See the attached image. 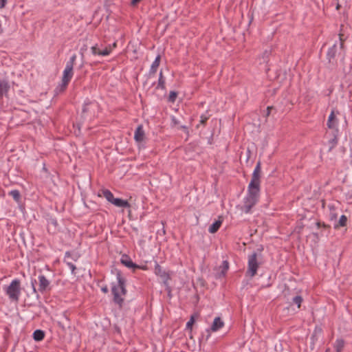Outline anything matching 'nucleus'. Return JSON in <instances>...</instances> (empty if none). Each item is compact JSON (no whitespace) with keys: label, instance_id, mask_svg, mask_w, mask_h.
I'll return each mask as SVG.
<instances>
[{"label":"nucleus","instance_id":"obj_1","mask_svg":"<svg viewBox=\"0 0 352 352\" xmlns=\"http://www.w3.org/2000/svg\"><path fill=\"white\" fill-rule=\"evenodd\" d=\"M261 162H258L252 173L251 181L248 187V193L243 199L242 211L245 214L251 213L252 208L258 201L260 196Z\"/></svg>","mask_w":352,"mask_h":352},{"label":"nucleus","instance_id":"obj_2","mask_svg":"<svg viewBox=\"0 0 352 352\" xmlns=\"http://www.w3.org/2000/svg\"><path fill=\"white\" fill-rule=\"evenodd\" d=\"M115 271L118 280V285H113L111 287V292L113 296V300L116 304L118 305L121 307L124 302V298L120 296L118 289H120V294L122 295L125 296L126 294V279L122 276L120 270L116 269Z\"/></svg>","mask_w":352,"mask_h":352},{"label":"nucleus","instance_id":"obj_3","mask_svg":"<svg viewBox=\"0 0 352 352\" xmlns=\"http://www.w3.org/2000/svg\"><path fill=\"white\" fill-rule=\"evenodd\" d=\"M4 291L10 301L18 302L21 294V280L17 278L12 280L10 285L4 288Z\"/></svg>","mask_w":352,"mask_h":352},{"label":"nucleus","instance_id":"obj_4","mask_svg":"<svg viewBox=\"0 0 352 352\" xmlns=\"http://www.w3.org/2000/svg\"><path fill=\"white\" fill-rule=\"evenodd\" d=\"M258 267L259 263L257 261V254L254 252L249 255L248 258L246 276H249L250 278H253L256 274Z\"/></svg>","mask_w":352,"mask_h":352},{"label":"nucleus","instance_id":"obj_5","mask_svg":"<svg viewBox=\"0 0 352 352\" xmlns=\"http://www.w3.org/2000/svg\"><path fill=\"white\" fill-rule=\"evenodd\" d=\"M98 108V103L87 99L83 104L81 117L85 120L88 117L95 116V110Z\"/></svg>","mask_w":352,"mask_h":352},{"label":"nucleus","instance_id":"obj_6","mask_svg":"<svg viewBox=\"0 0 352 352\" xmlns=\"http://www.w3.org/2000/svg\"><path fill=\"white\" fill-rule=\"evenodd\" d=\"M155 274L162 278L164 285L166 286V290L168 293V296L170 298H171L172 297L171 289H170V286L168 284V280L170 278V276L167 272H166L165 270H164L162 268V267L157 262H155Z\"/></svg>","mask_w":352,"mask_h":352},{"label":"nucleus","instance_id":"obj_7","mask_svg":"<svg viewBox=\"0 0 352 352\" xmlns=\"http://www.w3.org/2000/svg\"><path fill=\"white\" fill-rule=\"evenodd\" d=\"M120 262L122 265H124L126 267L133 269V272H135L138 269H141V270H144L147 269V267L146 265L141 266V265H137L136 263H133L132 261V260L131 259V258L126 254H123L122 256Z\"/></svg>","mask_w":352,"mask_h":352},{"label":"nucleus","instance_id":"obj_8","mask_svg":"<svg viewBox=\"0 0 352 352\" xmlns=\"http://www.w3.org/2000/svg\"><path fill=\"white\" fill-rule=\"evenodd\" d=\"M38 279V292L43 294L51 290L52 286L50 285V281L43 274H40Z\"/></svg>","mask_w":352,"mask_h":352},{"label":"nucleus","instance_id":"obj_9","mask_svg":"<svg viewBox=\"0 0 352 352\" xmlns=\"http://www.w3.org/2000/svg\"><path fill=\"white\" fill-rule=\"evenodd\" d=\"M327 124L329 129L335 130L336 133L338 132V121L335 116V112L333 110L331 111L329 116Z\"/></svg>","mask_w":352,"mask_h":352},{"label":"nucleus","instance_id":"obj_10","mask_svg":"<svg viewBox=\"0 0 352 352\" xmlns=\"http://www.w3.org/2000/svg\"><path fill=\"white\" fill-rule=\"evenodd\" d=\"M145 137L144 131L142 124L138 125L135 131L134 139L137 142H142Z\"/></svg>","mask_w":352,"mask_h":352},{"label":"nucleus","instance_id":"obj_11","mask_svg":"<svg viewBox=\"0 0 352 352\" xmlns=\"http://www.w3.org/2000/svg\"><path fill=\"white\" fill-rule=\"evenodd\" d=\"M224 325L223 321L221 319L220 317H216L213 322L209 329H207V331H209L210 330L215 332L221 329Z\"/></svg>","mask_w":352,"mask_h":352},{"label":"nucleus","instance_id":"obj_12","mask_svg":"<svg viewBox=\"0 0 352 352\" xmlns=\"http://www.w3.org/2000/svg\"><path fill=\"white\" fill-rule=\"evenodd\" d=\"M73 68L74 67L67 65L65 66L63 74L62 81L67 82L68 83L70 82L74 75Z\"/></svg>","mask_w":352,"mask_h":352},{"label":"nucleus","instance_id":"obj_13","mask_svg":"<svg viewBox=\"0 0 352 352\" xmlns=\"http://www.w3.org/2000/svg\"><path fill=\"white\" fill-rule=\"evenodd\" d=\"M91 53L94 55H98V56H103L109 55V50H104V49L100 50L98 47V44H96L95 45L92 46L91 47Z\"/></svg>","mask_w":352,"mask_h":352},{"label":"nucleus","instance_id":"obj_14","mask_svg":"<svg viewBox=\"0 0 352 352\" xmlns=\"http://www.w3.org/2000/svg\"><path fill=\"white\" fill-rule=\"evenodd\" d=\"M111 204L119 208H129L131 207V204L127 200L121 198H115Z\"/></svg>","mask_w":352,"mask_h":352},{"label":"nucleus","instance_id":"obj_15","mask_svg":"<svg viewBox=\"0 0 352 352\" xmlns=\"http://www.w3.org/2000/svg\"><path fill=\"white\" fill-rule=\"evenodd\" d=\"M169 109H172V105L170 104L169 107H166L165 108V113H166V118L165 119H170V126L172 127L176 126V118L174 115L170 113L169 111Z\"/></svg>","mask_w":352,"mask_h":352},{"label":"nucleus","instance_id":"obj_16","mask_svg":"<svg viewBox=\"0 0 352 352\" xmlns=\"http://www.w3.org/2000/svg\"><path fill=\"white\" fill-rule=\"evenodd\" d=\"M160 59H161L160 55H157L156 56L155 59L154 60V61L153 62L151 67L150 72H149L150 76L152 75H154L156 73L157 69L160 63Z\"/></svg>","mask_w":352,"mask_h":352},{"label":"nucleus","instance_id":"obj_17","mask_svg":"<svg viewBox=\"0 0 352 352\" xmlns=\"http://www.w3.org/2000/svg\"><path fill=\"white\" fill-rule=\"evenodd\" d=\"M10 85L6 80L0 81V98L3 97V94H6L10 89Z\"/></svg>","mask_w":352,"mask_h":352},{"label":"nucleus","instance_id":"obj_18","mask_svg":"<svg viewBox=\"0 0 352 352\" xmlns=\"http://www.w3.org/2000/svg\"><path fill=\"white\" fill-rule=\"evenodd\" d=\"M222 224V221L219 219L212 223L208 228V232L211 234H214L217 232Z\"/></svg>","mask_w":352,"mask_h":352},{"label":"nucleus","instance_id":"obj_19","mask_svg":"<svg viewBox=\"0 0 352 352\" xmlns=\"http://www.w3.org/2000/svg\"><path fill=\"white\" fill-rule=\"evenodd\" d=\"M45 331L41 329H36L34 331L32 337L33 339L36 342L43 340L45 338Z\"/></svg>","mask_w":352,"mask_h":352},{"label":"nucleus","instance_id":"obj_20","mask_svg":"<svg viewBox=\"0 0 352 352\" xmlns=\"http://www.w3.org/2000/svg\"><path fill=\"white\" fill-rule=\"evenodd\" d=\"M336 50H337V45L336 43L328 50L327 53V58L329 62L331 61V59H333L335 58L336 54Z\"/></svg>","mask_w":352,"mask_h":352},{"label":"nucleus","instance_id":"obj_21","mask_svg":"<svg viewBox=\"0 0 352 352\" xmlns=\"http://www.w3.org/2000/svg\"><path fill=\"white\" fill-rule=\"evenodd\" d=\"M229 268V263L227 261H223L222 263L221 266L220 267L221 272L217 275L218 278H221L222 276H224L228 270Z\"/></svg>","mask_w":352,"mask_h":352},{"label":"nucleus","instance_id":"obj_22","mask_svg":"<svg viewBox=\"0 0 352 352\" xmlns=\"http://www.w3.org/2000/svg\"><path fill=\"white\" fill-rule=\"evenodd\" d=\"M344 346V341L342 339H337L334 344V348L336 352H342Z\"/></svg>","mask_w":352,"mask_h":352},{"label":"nucleus","instance_id":"obj_23","mask_svg":"<svg viewBox=\"0 0 352 352\" xmlns=\"http://www.w3.org/2000/svg\"><path fill=\"white\" fill-rule=\"evenodd\" d=\"M68 84H69V83H68V82H67L62 81V83H61V84H60V85H58L56 87V89H55V90H54L55 94H56V95H58V94H60V93L64 92V91H65V89H67Z\"/></svg>","mask_w":352,"mask_h":352},{"label":"nucleus","instance_id":"obj_24","mask_svg":"<svg viewBox=\"0 0 352 352\" xmlns=\"http://www.w3.org/2000/svg\"><path fill=\"white\" fill-rule=\"evenodd\" d=\"M8 195L13 197L14 200L19 203L21 201V193L18 190H12L8 192Z\"/></svg>","mask_w":352,"mask_h":352},{"label":"nucleus","instance_id":"obj_25","mask_svg":"<svg viewBox=\"0 0 352 352\" xmlns=\"http://www.w3.org/2000/svg\"><path fill=\"white\" fill-rule=\"evenodd\" d=\"M102 193L103 196L106 198V199L111 204L115 199L113 193L108 189H103L102 190Z\"/></svg>","mask_w":352,"mask_h":352},{"label":"nucleus","instance_id":"obj_26","mask_svg":"<svg viewBox=\"0 0 352 352\" xmlns=\"http://www.w3.org/2000/svg\"><path fill=\"white\" fill-rule=\"evenodd\" d=\"M347 217L344 214L340 216L338 222L334 225V228H338L339 227H344L346 225Z\"/></svg>","mask_w":352,"mask_h":352},{"label":"nucleus","instance_id":"obj_27","mask_svg":"<svg viewBox=\"0 0 352 352\" xmlns=\"http://www.w3.org/2000/svg\"><path fill=\"white\" fill-rule=\"evenodd\" d=\"M164 84H165V81H164V77L162 75V72L161 71L160 73V76H159V79H158V85L157 86V88L164 89Z\"/></svg>","mask_w":352,"mask_h":352},{"label":"nucleus","instance_id":"obj_28","mask_svg":"<svg viewBox=\"0 0 352 352\" xmlns=\"http://www.w3.org/2000/svg\"><path fill=\"white\" fill-rule=\"evenodd\" d=\"M177 133L180 131H183L184 133H185V139L186 140L188 138V129L186 126H184V125H179L177 124Z\"/></svg>","mask_w":352,"mask_h":352},{"label":"nucleus","instance_id":"obj_29","mask_svg":"<svg viewBox=\"0 0 352 352\" xmlns=\"http://www.w3.org/2000/svg\"><path fill=\"white\" fill-rule=\"evenodd\" d=\"M302 300V298L300 296H296L292 299V302L296 304L298 308L300 307Z\"/></svg>","mask_w":352,"mask_h":352},{"label":"nucleus","instance_id":"obj_30","mask_svg":"<svg viewBox=\"0 0 352 352\" xmlns=\"http://www.w3.org/2000/svg\"><path fill=\"white\" fill-rule=\"evenodd\" d=\"M176 100V91H171L168 98V102L173 104Z\"/></svg>","mask_w":352,"mask_h":352},{"label":"nucleus","instance_id":"obj_31","mask_svg":"<svg viewBox=\"0 0 352 352\" xmlns=\"http://www.w3.org/2000/svg\"><path fill=\"white\" fill-rule=\"evenodd\" d=\"M76 60V54H73L70 57L69 60L67 62L66 65L69 66V67H74V65Z\"/></svg>","mask_w":352,"mask_h":352},{"label":"nucleus","instance_id":"obj_32","mask_svg":"<svg viewBox=\"0 0 352 352\" xmlns=\"http://www.w3.org/2000/svg\"><path fill=\"white\" fill-rule=\"evenodd\" d=\"M194 322H195L194 316H191L190 320L187 322V323L186 324V329L191 330L192 329V326Z\"/></svg>","mask_w":352,"mask_h":352},{"label":"nucleus","instance_id":"obj_33","mask_svg":"<svg viewBox=\"0 0 352 352\" xmlns=\"http://www.w3.org/2000/svg\"><path fill=\"white\" fill-rule=\"evenodd\" d=\"M67 264V265L69 267V268L72 271V274H74V275H76V266L71 262H67V261H65Z\"/></svg>","mask_w":352,"mask_h":352},{"label":"nucleus","instance_id":"obj_34","mask_svg":"<svg viewBox=\"0 0 352 352\" xmlns=\"http://www.w3.org/2000/svg\"><path fill=\"white\" fill-rule=\"evenodd\" d=\"M117 47V42H114L113 44H110L104 47V50H109V54L111 53L112 50Z\"/></svg>","mask_w":352,"mask_h":352},{"label":"nucleus","instance_id":"obj_35","mask_svg":"<svg viewBox=\"0 0 352 352\" xmlns=\"http://www.w3.org/2000/svg\"><path fill=\"white\" fill-rule=\"evenodd\" d=\"M36 283V280L34 279V280H32L31 281V284H32V290H33V293L36 294V297L38 298L39 297V295L38 294V292L35 287V284Z\"/></svg>","mask_w":352,"mask_h":352},{"label":"nucleus","instance_id":"obj_36","mask_svg":"<svg viewBox=\"0 0 352 352\" xmlns=\"http://www.w3.org/2000/svg\"><path fill=\"white\" fill-rule=\"evenodd\" d=\"M48 225L49 226L50 225H52V226H54L56 228L57 226V225H58L56 219H50L48 220Z\"/></svg>","mask_w":352,"mask_h":352},{"label":"nucleus","instance_id":"obj_37","mask_svg":"<svg viewBox=\"0 0 352 352\" xmlns=\"http://www.w3.org/2000/svg\"><path fill=\"white\" fill-rule=\"evenodd\" d=\"M208 119V116H205V115H201V120H200V122L201 124H204L206 120Z\"/></svg>","mask_w":352,"mask_h":352},{"label":"nucleus","instance_id":"obj_38","mask_svg":"<svg viewBox=\"0 0 352 352\" xmlns=\"http://www.w3.org/2000/svg\"><path fill=\"white\" fill-rule=\"evenodd\" d=\"M142 0H131V6H136Z\"/></svg>","mask_w":352,"mask_h":352},{"label":"nucleus","instance_id":"obj_39","mask_svg":"<svg viewBox=\"0 0 352 352\" xmlns=\"http://www.w3.org/2000/svg\"><path fill=\"white\" fill-rule=\"evenodd\" d=\"M7 0H0V8H3L6 6Z\"/></svg>","mask_w":352,"mask_h":352},{"label":"nucleus","instance_id":"obj_40","mask_svg":"<svg viewBox=\"0 0 352 352\" xmlns=\"http://www.w3.org/2000/svg\"><path fill=\"white\" fill-rule=\"evenodd\" d=\"M101 291H102L103 293L107 294V293H108V292H109V289H108V287H107V285H104V286H103V287H101Z\"/></svg>","mask_w":352,"mask_h":352},{"label":"nucleus","instance_id":"obj_41","mask_svg":"<svg viewBox=\"0 0 352 352\" xmlns=\"http://www.w3.org/2000/svg\"><path fill=\"white\" fill-rule=\"evenodd\" d=\"M329 142H331L332 144H336L338 142L336 135H334V138L329 140Z\"/></svg>","mask_w":352,"mask_h":352},{"label":"nucleus","instance_id":"obj_42","mask_svg":"<svg viewBox=\"0 0 352 352\" xmlns=\"http://www.w3.org/2000/svg\"><path fill=\"white\" fill-rule=\"evenodd\" d=\"M85 47H86V45H84V47L80 48V53H81V56H82V59L84 58V52H84V50H86Z\"/></svg>","mask_w":352,"mask_h":352},{"label":"nucleus","instance_id":"obj_43","mask_svg":"<svg viewBox=\"0 0 352 352\" xmlns=\"http://www.w3.org/2000/svg\"><path fill=\"white\" fill-rule=\"evenodd\" d=\"M85 47H86V45H84V47L80 48V53H81V56H82V59L84 58V52H84V50H86Z\"/></svg>","mask_w":352,"mask_h":352},{"label":"nucleus","instance_id":"obj_44","mask_svg":"<svg viewBox=\"0 0 352 352\" xmlns=\"http://www.w3.org/2000/svg\"><path fill=\"white\" fill-rule=\"evenodd\" d=\"M272 109V107H267V113H266L267 116H268L270 114V110Z\"/></svg>","mask_w":352,"mask_h":352},{"label":"nucleus","instance_id":"obj_45","mask_svg":"<svg viewBox=\"0 0 352 352\" xmlns=\"http://www.w3.org/2000/svg\"><path fill=\"white\" fill-rule=\"evenodd\" d=\"M333 218H335V219L336 218V214H331V219H333Z\"/></svg>","mask_w":352,"mask_h":352},{"label":"nucleus","instance_id":"obj_46","mask_svg":"<svg viewBox=\"0 0 352 352\" xmlns=\"http://www.w3.org/2000/svg\"><path fill=\"white\" fill-rule=\"evenodd\" d=\"M65 255H66V256H70V253H69V252H67L65 253Z\"/></svg>","mask_w":352,"mask_h":352},{"label":"nucleus","instance_id":"obj_47","mask_svg":"<svg viewBox=\"0 0 352 352\" xmlns=\"http://www.w3.org/2000/svg\"><path fill=\"white\" fill-rule=\"evenodd\" d=\"M83 65H84V63L82 62L81 65L80 66V67H83Z\"/></svg>","mask_w":352,"mask_h":352}]
</instances>
